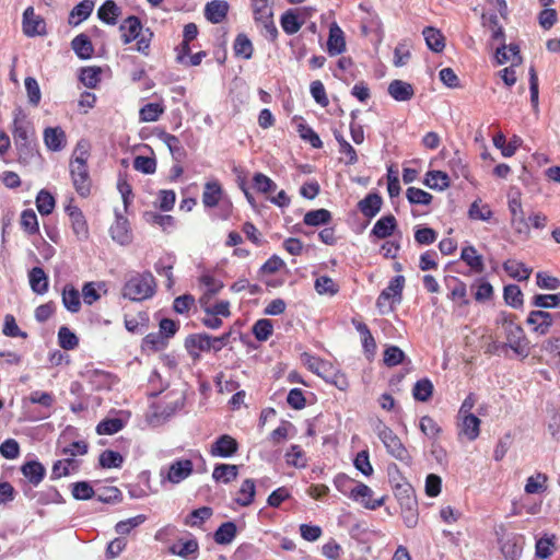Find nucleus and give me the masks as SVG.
<instances>
[{
    "mask_svg": "<svg viewBox=\"0 0 560 560\" xmlns=\"http://www.w3.org/2000/svg\"><path fill=\"white\" fill-rule=\"evenodd\" d=\"M530 104L535 114L539 112V83L535 68L532 66L528 70Z\"/></svg>",
    "mask_w": 560,
    "mask_h": 560,
    "instance_id": "bf43d9fd",
    "label": "nucleus"
},
{
    "mask_svg": "<svg viewBox=\"0 0 560 560\" xmlns=\"http://www.w3.org/2000/svg\"><path fill=\"white\" fill-rule=\"evenodd\" d=\"M238 467L236 465L231 464H218L215 465L212 478L215 481H221L223 483H229L237 477Z\"/></svg>",
    "mask_w": 560,
    "mask_h": 560,
    "instance_id": "58836bf2",
    "label": "nucleus"
},
{
    "mask_svg": "<svg viewBox=\"0 0 560 560\" xmlns=\"http://www.w3.org/2000/svg\"><path fill=\"white\" fill-rule=\"evenodd\" d=\"M105 288L104 282H86L82 288L83 301L88 305H92L94 302L101 299L98 293L100 289Z\"/></svg>",
    "mask_w": 560,
    "mask_h": 560,
    "instance_id": "052dcab7",
    "label": "nucleus"
},
{
    "mask_svg": "<svg viewBox=\"0 0 560 560\" xmlns=\"http://www.w3.org/2000/svg\"><path fill=\"white\" fill-rule=\"evenodd\" d=\"M160 139L163 141L164 144H166L175 161L180 162L182 160L185 159L186 151L176 136L167 132H162Z\"/></svg>",
    "mask_w": 560,
    "mask_h": 560,
    "instance_id": "c9c22d12",
    "label": "nucleus"
},
{
    "mask_svg": "<svg viewBox=\"0 0 560 560\" xmlns=\"http://www.w3.org/2000/svg\"><path fill=\"white\" fill-rule=\"evenodd\" d=\"M198 550L199 545L195 538L188 539L186 541L179 540L170 548L171 553L184 559H196Z\"/></svg>",
    "mask_w": 560,
    "mask_h": 560,
    "instance_id": "bb28decb",
    "label": "nucleus"
},
{
    "mask_svg": "<svg viewBox=\"0 0 560 560\" xmlns=\"http://www.w3.org/2000/svg\"><path fill=\"white\" fill-rule=\"evenodd\" d=\"M30 285L36 294H45L48 291V277L40 267H34L28 272Z\"/></svg>",
    "mask_w": 560,
    "mask_h": 560,
    "instance_id": "cd10ccee",
    "label": "nucleus"
},
{
    "mask_svg": "<svg viewBox=\"0 0 560 560\" xmlns=\"http://www.w3.org/2000/svg\"><path fill=\"white\" fill-rule=\"evenodd\" d=\"M66 212L70 218L72 231L78 240H86L89 237V228L82 211L77 206L70 203L66 207Z\"/></svg>",
    "mask_w": 560,
    "mask_h": 560,
    "instance_id": "f8f14e48",
    "label": "nucleus"
},
{
    "mask_svg": "<svg viewBox=\"0 0 560 560\" xmlns=\"http://www.w3.org/2000/svg\"><path fill=\"white\" fill-rule=\"evenodd\" d=\"M495 324L502 327L508 348L512 349L516 355L526 358L529 354L528 340L523 328L515 323V316L506 312H500L495 318Z\"/></svg>",
    "mask_w": 560,
    "mask_h": 560,
    "instance_id": "20e7f679",
    "label": "nucleus"
},
{
    "mask_svg": "<svg viewBox=\"0 0 560 560\" xmlns=\"http://www.w3.org/2000/svg\"><path fill=\"white\" fill-rule=\"evenodd\" d=\"M315 290L320 295H329L332 296L338 293L339 287L337 283L327 276H320L315 280Z\"/></svg>",
    "mask_w": 560,
    "mask_h": 560,
    "instance_id": "6e6d98bb",
    "label": "nucleus"
},
{
    "mask_svg": "<svg viewBox=\"0 0 560 560\" xmlns=\"http://www.w3.org/2000/svg\"><path fill=\"white\" fill-rule=\"evenodd\" d=\"M72 49L81 59H88L93 55V46L85 34L75 36L71 42Z\"/></svg>",
    "mask_w": 560,
    "mask_h": 560,
    "instance_id": "79ce46f5",
    "label": "nucleus"
},
{
    "mask_svg": "<svg viewBox=\"0 0 560 560\" xmlns=\"http://www.w3.org/2000/svg\"><path fill=\"white\" fill-rule=\"evenodd\" d=\"M93 8L94 2L92 0L81 1L70 12L69 24L77 26L81 22L85 21L91 15Z\"/></svg>",
    "mask_w": 560,
    "mask_h": 560,
    "instance_id": "2f4dec72",
    "label": "nucleus"
},
{
    "mask_svg": "<svg viewBox=\"0 0 560 560\" xmlns=\"http://www.w3.org/2000/svg\"><path fill=\"white\" fill-rule=\"evenodd\" d=\"M109 232L112 238L120 245H127L131 241L128 220L118 213L116 214L115 223L110 226Z\"/></svg>",
    "mask_w": 560,
    "mask_h": 560,
    "instance_id": "a211bd4d",
    "label": "nucleus"
},
{
    "mask_svg": "<svg viewBox=\"0 0 560 560\" xmlns=\"http://www.w3.org/2000/svg\"><path fill=\"white\" fill-rule=\"evenodd\" d=\"M253 186L257 189V191L262 194H270L277 189V184L262 173H256L254 175Z\"/></svg>",
    "mask_w": 560,
    "mask_h": 560,
    "instance_id": "69168bd1",
    "label": "nucleus"
},
{
    "mask_svg": "<svg viewBox=\"0 0 560 560\" xmlns=\"http://www.w3.org/2000/svg\"><path fill=\"white\" fill-rule=\"evenodd\" d=\"M358 483V481L353 480L345 474H339L334 479L336 489L350 499L352 498Z\"/></svg>",
    "mask_w": 560,
    "mask_h": 560,
    "instance_id": "3c124183",
    "label": "nucleus"
},
{
    "mask_svg": "<svg viewBox=\"0 0 560 560\" xmlns=\"http://www.w3.org/2000/svg\"><path fill=\"white\" fill-rule=\"evenodd\" d=\"M405 284V278L402 276L394 277L386 289H384L380 296L377 298V306L381 307L383 305V301L389 300L392 298H397V301L401 299V292Z\"/></svg>",
    "mask_w": 560,
    "mask_h": 560,
    "instance_id": "5701e85b",
    "label": "nucleus"
},
{
    "mask_svg": "<svg viewBox=\"0 0 560 560\" xmlns=\"http://www.w3.org/2000/svg\"><path fill=\"white\" fill-rule=\"evenodd\" d=\"M547 480L545 474L538 472L527 478L524 490L527 494L544 492L547 489Z\"/></svg>",
    "mask_w": 560,
    "mask_h": 560,
    "instance_id": "864d4df0",
    "label": "nucleus"
},
{
    "mask_svg": "<svg viewBox=\"0 0 560 560\" xmlns=\"http://www.w3.org/2000/svg\"><path fill=\"white\" fill-rule=\"evenodd\" d=\"M21 226L30 235H34L39 231L37 215L34 210L26 209L22 212Z\"/></svg>",
    "mask_w": 560,
    "mask_h": 560,
    "instance_id": "e2e57ef3",
    "label": "nucleus"
},
{
    "mask_svg": "<svg viewBox=\"0 0 560 560\" xmlns=\"http://www.w3.org/2000/svg\"><path fill=\"white\" fill-rule=\"evenodd\" d=\"M388 94L397 102L410 101L415 95L413 86L402 80H393L388 84Z\"/></svg>",
    "mask_w": 560,
    "mask_h": 560,
    "instance_id": "6ab92c4d",
    "label": "nucleus"
},
{
    "mask_svg": "<svg viewBox=\"0 0 560 560\" xmlns=\"http://www.w3.org/2000/svg\"><path fill=\"white\" fill-rule=\"evenodd\" d=\"M382 203L383 200L378 194H369L359 201L358 209L364 217L371 219L380 212Z\"/></svg>",
    "mask_w": 560,
    "mask_h": 560,
    "instance_id": "b1692460",
    "label": "nucleus"
},
{
    "mask_svg": "<svg viewBox=\"0 0 560 560\" xmlns=\"http://www.w3.org/2000/svg\"><path fill=\"white\" fill-rule=\"evenodd\" d=\"M433 394V384L429 378L419 380L412 389L413 398L418 401H428Z\"/></svg>",
    "mask_w": 560,
    "mask_h": 560,
    "instance_id": "09e8293b",
    "label": "nucleus"
},
{
    "mask_svg": "<svg viewBox=\"0 0 560 560\" xmlns=\"http://www.w3.org/2000/svg\"><path fill=\"white\" fill-rule=\"evenodd\" d=\"M275 0H250V7L255 23L273 18Z\"/></svg>",
    "mask_w": 560,
    "mask_h": 560,
    "instance_id": "c756f323",
    "label": "nucleus"
},
{
    "mask_svg": "<svg viewBox=\"0 0 560 560\" xmlns=\"http://www.w3.org/2000/svg\"><path fill=\"white\" fill-rule=\"evenodd\" d=\"M21 471L24 477L35 487L42 482L46 474L45 467L37 460L25 463L21 467Z\"/></svg>",
    "mask_w": 560,
    "mask_h": 560,
    "instance_id": "a878e982",
    "label": "nucleus"
},
{
    "mask_svg": "<svg viewBox=\"0 0 560 560\" xmlns=\"http://www.w3.org/2000/svg\"><path fill=\"white\" fill-rule=\"evenodd\" d=\"M480 419L475 415L457 417V428L459 439H466L469 442L475 441L480 434Z\"/></svg>",
    "mask_w": 560,
    "mask_h": 560,
    "instance_id": "1a4fd4ad",
    "label": "nucleus"
},
{
    "mask_svg": "<svg viewBox=\"0 0 560 560\" xmlns=\"http://www.w3.org/2000/svg\"><path fill=\"white\" fill-rule=\"evenodd\" d=\"M156 292V281L150 271H131L121 288V296L132 302H143L153 298Z\"/></svg>",
    "mask_w": 560,
    "mask_h": 560,
    "instance_id": "f03ea898",
    "label": "nucleus"
},
{
    "mask_svg": "<svg viewBox=\"0 0 560 560\" xmlns=\"http://www.w3.org/2000/svg\"><path fill=\"white\" fill-rule=\"evenodd\" d=\"M273 332V326L269 319H259L253 326V334L259 341H266Z\"/></svg>",
    "mask_w": 560,
    "mask_h": 560,
    "instance_id": "338daca9",
    "label": "nucleus"
},
{
    "mask_svg": "<svg viewBox=\"0 0 560 560\" xmlns=\"http://www.w3.org/2000/svg\"><path fill=\"white\" fill-rule=\"evenodd\" d=\"M55 198L49 191L45 189L39 190L36 197V208L42 215L50 214L55 209Z\"/></svg>",
    "mask_w": 560,
    "mask_h": 560,
    "instance_id": "de8ad7c7",
    "label": "nucleus"
},
{
    "mask_svg": "<svg viewBox=\"0 0 560 560\" xmlns=\"http://www.w3.org/2000/svg\"><path fill=\"white\" fill-rule=\"evenodd\" d=\"M256 494V486L253 479H245L237 492L235 502L241 506H248L253 503Z\"/></svg>",
    "mask_w": 560,
    "mask_h": 560,
    "instance_id": "f704fd0d",
    "label": "nucleus"
},
{
    "mask_svg": "<svg viewBox=\"0 0 560 560\" xmlns=\"http://www.w3.org/2000/svg\"><path fill=\"white\" fill-rule=\"evenodd\" d=\"M280 24L282 30L288 35L298 33L302 26V22L299 20L298 14L293 10H288L282 14Z\"/></svg>",
    "mask_w": 560,
    "mask_h": 560,
    "instance_id": "49530a36",
    "label": "nucleus"
},
{
    "mask_svg": "<svg viewBox=\"0 0 560 560\" xmlns=\"http://www.w3.org/2000/svg\"><path fill=\"white\" fill-rule=\"evenodd\" d=\"M503 269L510 277L517 281L527 280L532 273V268L526 267L521 261L511 259L503 264Z\"/></svg>",
    "mask_w": 560,
    "mask_h": 560,
    "instance_id": "e433bc0d",
    "label": "nucleus"
},
{
    "mask_svg": "<svg viewBox=\"0 0 560 560\" xmlns=\"http://www.w3.org/2000/svg\"><path fill=\"white\" fill-rule=\"evenodd\" d=\"M119 14L120 9L113 0L105 1L97 11L98 19L109 25H115L117 23Z\"/></svg>",
    "mask_w": 560,
    "mask_h": 560,
    "instance_id": "4c0bfd02",
    "label": "nucleus"
},
{
    "mask_svg": "<svg viewBox=\"0 0 560 560\" xmlns=\"http://www.w3.org/2000/svg\"><path fill=\"white\" fill-rule=\"evenodd\" d=\"M185 347L191 357L197 358L200 351L211 350L210 336L206 334L190 335L185 341Z\"/></svg>",
    "mask_w": 560,
    "mask_h": 560,
    "instance_id": "aec40b11",
    "label": "nucleus"
},
{
    "mask_svg": "<svg viewBox=\"0 0 560 560\" xmlns=\"http://www.w3.org/2000/svg\"><path fill=\"white\" fill-rule=\"evenodd\" d=\"M191 458H178L172 462L167 468L160 471L161 483L170 482L178 485L186 480L194 472L195 465L192 459H198L205 466V459L198 451L189 452Z\"/></svg>",
    "mask_w": 560,
    "mask_h": 560,
    "instance_id": "39448f33",
    "label": "nucleus"
},
{
    "mask_svg": "<svg viewBox=\"0 0 560 560\" xmlns=\"http://www.w3.org/2000/svg\"><path fill=\"white\" fill-rule=\"evenodd\" d=\"M62 304L71 313H78L80 311V293L72 284H66L63 287Z\"/></svg>",
    "mask_w": 560,
    "mask_h": 560,
    "instance_id": "473e14b6",
    "label": "nucleus"
},
{
    "mask_svg": "<svg viewBox=\"0 0 560 560\" xmlns=\"http://www.w3.org/2000/svg\"><path fill=\"white\" fill-rule=\"evenodd\" d=\"M375 432L390 456L405 463L410 460L407 448L389 427L378 421L375 425Z\"/></svg>",
    "mask_w": 560,
    "mask_h": 560,
    "instance_id": "423d86ee",
    "label": "nucleus"
},
{
    "mask_svg": "<svg viewBox=\"0 0 560 560\" xmlns=\"http://www.w3.org/2000/svg\"><path fill=\"white\" fill-rule=\"evenodd\" d=\"M28 103L33 106H37L40 102L42 93L36 79L27 77L24 81Z\"/></svg>",
    "mask_w": 560,
    "mask_h": 560,
    "instance_id": "774afa93",
    "label": "nucleus"
},
{
    "mask_svg": "<svg viewBox=\"0 0 560 560\" xmlns=\"http://www.w3.org/2000/svg\"><path fill=\"white\" fill-rule=\"evenodd\" d=\"M175 264V257L173 255H166L165 257L159 259L155 262L154 269L155 271L167 279V287L173 285V267Z\"/></svg>",
    "mask_w": 560,
    "mask_h": 560,
    "instance_id": "a18cd8bd",
    "label": "nucleus"
},
{
    "mask_svg": "<svg viewBox=\"0 0 560 560\" xmlns=\"http://www.w3.org/2000/svg\"><path fill=\"white\" fill-rule=\"evenodd\" d=\"M74 158L70 161V175L75 191L81 197H86L91 191V178L86 165L89 156V147L84 141L78 142L74 152Z\"/></svg>",
    "mask_w": 560,
    "mask_h": 560,
    "instance_id": "7ed1b4c3",
    "label": "nucleus"
},
{
    "mask_svg": "<svg viewBox=\"0 0 560 560\" xmlns=\"http://www.w3.org/2000/svg\"><path fill=\"white\" fill-rule=\"evenodd\" d=\"M555 322V316L545 311H532L526 323L533 326L534 332L542 336L546 335Z\"/></svg>",
    "mask_w": 560,
    "mask_h": 560,
    "instance_id": "ddd939ff",
    "label": "nucleus"
},
{
    "mask_svg": "<svg viewBox=\"0 0 560 560\" xmlns=\"http://www.w3.org/2000/svg\"><path fill=\"white\" fill-rule=\"evenodd\" d=\"M503 298L506 304L514 308L520 307L523 304V293L518 285L509 284L504 287Z\"/></svg>",
    "mask_w": 560,
    "mask_h": 560,
    "instance_id": "680f3d73",
    "label": "nucleus"
},
{
    "mask_svg": "<svg viewBox=\"0 0 560 560\" xmlns=\"http://www.w3.org/2000/svg\"><path fill=\"white\" fill-rule=\"evenodd\" d=\"M80 460L72 458L71 456H65V458L57 460L51 469V478L58 479L68 476L79 469Z\"/></svg>",
    "mask_w": 560,
    "mask_h": 560,
    "instance_id": "393cba45",
    "label": "nucleus"
},
{
    "mask_svg": "<svg viewBox=\"0 0 560 560\" xmlns=\"http://www.w3.org/2000/svg\"><path fill=\"white\" fill-rule=\"evenodd\" d=\"M124 44H129L143 33L141 21L138 16L130 15L119 26Z\"/></svg>",
    "mask_w": 560,
    "mask_h": 560,
    "instance_id": "dca6fc26",
    "label": "nucleus"
},
{
    "mask_svg": "<svg viewBox=\"0 0 560 560\" xmlns=\"http://www.w3.org/2000/svg\"><path fill=\"white\" fill-rule=\"evenodd\" d=\"M229 8V3L224 0H212L205 7V16L209 22L219 24L226 18Z\"/></svg>",
    "mask_w": 560,
    "mask_h": 560,
    "instance_id": "f3484780",
    "label": "nucleus"
},
{
    "mask_svg": "<svg viewBox=\"0 0 560 560\" xmlns=\"http://www.w3.org/2000/svg\"><path fill=\"white\" fill-rule=\"evenodd\" d=\"M422 34L429 49L434 52H441L444 49V36L439 30L428 26L423 30Z\"/></svg>",
    "mask_w": 560,
    "mask_h": 560,
    "instance_id": "72a5a7b5",
    "label": "nucleus"
},
{
    "mask_svg": "<svg viewBox=\"0 0 560 560\" xmlns=\"http://www.w3.org/2000/svg\"><path fill=\"white\" fill-rule=\"evenodd\" d=\"M396 228V219L394 215L388 214L385 217H382L378 219L372 231L371 234L376 236L377 238H386L390 236Z\"/></svg>",
    "mask_w": 560,
    "mask_h": 560,
    "instance_id": "7c9ffc66",
    "label": "nucleus"
},
{
    "mask_svg": "<svg viewBox=\"0 0 560 560\" xmlns=\"http://www.w3.org/2000/svg\"><path fill=\"white\" fill-rule=\"evenodd\" d=\"M23 33L28 37L42 36L46 34L45 20L35 14L33 7H27L23 12L22 21Z\"/></svg>",
    "mask_w": 560,
    "mask_h": 560,
    "instance_id": "0eeeda50",
    "label": "nucleus"
},
{
    "mask_svg": "<svg viewBox=\"0 0 560 560\" xmlns=\"http://www.w3.org/2000/svg\"><path fill=\"white\" fill-rule=\"evenodd\" d=\"M222 196V188L218 180L207 182L202 194V202L207 208L218 206Z\"/></svg>",
    "mask_w": 560,
    "mask_h": 560,
    "instance_id": "c85d7f7f",
    "label": "nucleus"
},
{
    "mask_svg": "<svg viewBox=\"0 0 560 560\" xmlns=\"http://www.w3.org/2000/svg\"><path fill=\"white\" fill-rule=\"evenodd\" d=\"M424 184L432 189L444 190L450 187V177L443 171H430L427 173Z\"/></svg>",
    "mask_w": 560,
    "mask_h": 560,
    "instance_id": "37998d69",
    "label": "nucleus"
},
{
    "mask_svg": "<svg viewBox=\"0 0 560 560\" xmlns=\"http://www.w3.org/2000/svg\"><path fill=\"white\" fill-rule=\"evenodd\" d=\"M212 509L209 506H201L194 510L185 520V524L190 527H199L205 521L212 516Z\"/></svg>",
    "mask_w": 560,
    "mask_h": 560,
    "instance_id": "5fc2aeb1",
    "label": "nucleus"
},
{
    "mask_svg": "<svg viewBox=\"0 0 560 560\" xmlns=\"http://www.w3.org/2000/svg\"><path fill=\"white\" fill-rule=\"evenodd\" d=\"M331 221V213L327 209L311 210L304 214L303 222L310 226L328 224Z\"/></svg>",
    "mask_w": 560,
    "mask_h": 560,
    "instance_id": "c03bdc74",
    "label": "nucleus"
},
{
    "mask_svg": "<svg viewBox=\"0 0 560 560\" xmlns=\"http://www.w3.org/2000/svg\"><path fill=\"white\" fill-rule=\"evenodd\" d=\"M236 533L237 529L235 523L225 522L215 530L213 538L219 545H229L234 540Z\"/></svg>",
    "mask_w": 560,
    "mask_h": 560,
    "instance_id": "ea45409f",
    "label": "nucleus"
},
{
    "mask_svg": "<svg viewBox=\"0 0 560 560\" xmlns=\"http://www.w3.org/2000/svg\"><path fill=\"white\" fill-rule=\"evenodd\" d=\"M163 113L164 107L162 104L149 103L141 107L139 118L143 122H153L156 121Z\"/></svg>",
    "mask_w": 560,
    "mask_h": 560,
    "instance_id": "8fccbe9b",
    "label": "nucleus"
},
{
    "mask_svg": "<svg viewBox=\"0 0 560 560\" xmlns=\"http://www.w3.org/2000/svg\"><path fill=\"white\" fill-rule=\"evenodd\" d=\"M237 448V441L229 434H223L212 443L210 454L214 457L228 458L233 456Z\"/></svg>",
    "mask_w": 560,
    "mask_h": 560,
    "instance_id": "9b49d317",
    "label": "nucleus"
},
{
    "mask_svg": "<svg viewBox=\"0 0 560 560\" xmlns=\"http://www.w3.org/2000/svg\"><path fill=\"white\" fill-rule=\"evenodd\" d=\"M372 489L369 486L360 482L357 485L355 491L351 499L361 503L369 510H375L384 504V498L372 500Z\"/></svg>",
    "mask_w": 560,
    "mask_h": 560,
    "instance_id": "2eb2a0df",
    "label": "nucleus"
},
{
    "mask_svg": "<svg viewBox=\"0 0 560 560\" xmlns=\"http://www.w3.org/2000/svg\"><path fill=\"white\" fill-rule=\"evenodd\" d=\"M56 401L54 394L43 390H33L28 397L23 399V405L27 402L39 405L42 408L40 415L37 419H47L51 415V408Z\"/></svg>",
    "mask_w": 560,
    "mask_h": 560,
    "instance_id": "9d476101",
    "label": "nucleus"
},
{
    "mask_svg": "<svg viewBox=\"0 0 560 560\" xmlns=\"http://www.w3.org/2000/svg\"><path fill=\"white\" fill-rule=\"evenodd\" d=\"M509 210L511 213V224L516 233L529 234V224L525 219L522 201L520 196H514L509 199Z\"/></svg>",
    "mask_w": 560,
    "mask_h": 560,
    "instance_id": "6e6552de",
    "label": "nucleus"
},
{
    "mask_svg": "<svg viewBox=\"0 0 560 560\" xmlns=\"http://www.w3.org/2000/svg\"><path fill=\"white\" fill-rule=\"evenodd\" d=\"M58 343L65 350H73L79 345V338L68 327L62 326L58 331Z\"/></svg>",
    "mask_w": 560,
    "mask_h": 560,
    "instance_id": "13d9d810",
    "label": "nucleus"
},
{
    "mask_svg": "<svg viewBox=\"0 0 560 560\" xmlns=\"http://www.w3.org/2000/svg\"><path fill=\"white\" fill-rule=\"evenodd\" d=\"M495 59L500 65H503L508 61H511L513 66L520 65L522 62L520 47L515 44H502L495 49Z\"/></svg>",
    "mask_w": 560,
    "mask_h": 560,
    "instance_id": "4be33fe9",
    "label": "nucleus"
},
{
    "mask_svg": "<svg viewBox=\"0 0 560 560\" xmlns=\"http://www.w3.org/2000/svg\"><path fill=\"white\" fill-rule=\"evenodd\" d=\"M12 135L19 162L30 164L37 155V138L33 122L22 108L13 112Z\"/></svg>",
    "mask_w": 560,
    "mask_h": 560,
    "instance_id": "f257e3e1",
    "label": "nucleus"
},
{
    "mask_svg": "<svg viewBox=\"0 0 560 560\" xmlns=\"http://www.w3.org/2000/svg\"><path fill=\"white\" fill-rule=\"evenodd\" d=\"M46 148L52 152L61 151L67 144V137L61 127H47L43 132Z\"/></svg>",
    "mask_w": 560,
    "mask_h": 560,
    "instance_id": "4468645a",
    "label": "nucleus"
},
{
    "mask_svg": "<svg viewBox=\"0 0 560 560\" xmlns=\"http://www.w3.org/2000/svg\"><path fill=\"white\" fill-rule=\"evenodd\" d=\"M346 49V42L342 30L334 23L329 28L327 50L330 56H337Z\"/></svg>",
    "mask_w": 560,
    "mask_h": 560,
    "instance_id": "412c9836",
    "label": "nucleus"
},
{
    "mask_svg": "<svg viewBox=\"0 0 560 560\" xmlns=\"http://www.w3.org/2000/svg\"><path fill=\"white\" fill-rule=\"evenodd\" d=\"M122 428L124 422L118 418L104 419L96 425V432L100 435H110L119 432Z\"/></svg>",
    "mask_w": 560,
    "mask_h": 560,
    "instance_id": "0e129e2a",
    "label": "nucleus"
},
{
    "mask_svg": "<svg viewBox=\"0 0 560 560\" xmlns=\"http://www.w3.org/2000/svg\"><path fill=\"white\" fill-rule=\"evenodd\" d=\"M100 465L103 467V468H120L122 466V463H124V457L120 453L118 452H115V451H112V450H106L104 452H102V454L100 455Z\"/></svg>",
    "mask_w": 560,
    "mask_h": 560,
    "instance_id": "4d7b16f0",
    "label": "nucleus"
},
{
    "mask_svg": "<svg viewBox=\"0 0 560 560\" xmlns=\"http://www.w3.org/2000/svg\"><path fill=\"white\" fill-rule=\"evenodd\" d=\"M253 44L245 34H238L234 40V52L237 57L250 59L253 56Z\"/></svg>",
    "mask_w": 560,
    "mask_h": 560,
    "instance_id": "603ef678",
    "label": "nucleus"
},
{
    "mask_svg": "<svg viewBox=\"0 0 560 560\" xmlns=\"http://www.w3.org/2000/svg\"><path fill=\"white\" fill-rule=\"evenodd\" d=\"M460 258L465 261L471 270L482 272L485 269L482 256L477 254L474 246H466L462 249Z\"/></svg>",
    "mask_w": 560,
    "mask_h": 560,
    "instance_id": "a19ab883",
    "label": "nucleus"
}]
</instances>
